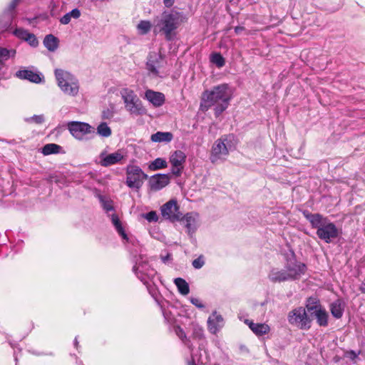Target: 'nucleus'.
<instances>
[{
	"label": "nucleus",
	"mask_w": 365,
	"mask_h": 365,
	"mask_svg": "<svg viewBox=\"0 0 365 365\" xmlns=\"http://www.w3.org/2000/svg\"><path fill=\"white\" fill-rule=\"evenodd\" d=\"M43 44L48 51H54L58 48V40L54 36L49 34L44 38Z\"/></svg>",
	"instance_id": "26"
},
{
	"label": "nucleus",
	"mask_w": 365,
	"mask_h": 365,
	"mask_svg": "<svg viewBox=\"0 0 365 365\" xmlns=\"http://www.w3.org/2000/svg\"><path fill=\"white\" fill-rule=\"evenodd\" d=\"M110 219L113 225L115 227L119 235L122 237L123 240H128V236L125 232L123 227H122L121 222L118 217L115 214H112L110 215Z\"/></svg>",
	"instance_id": "29"
},
{
	"label": "nucleus",
	"mask_w": 365,
	"mask_h": 365,
	"mask_svg": "<svg viewBox=\"0 0 365 365\" xmlns=\"http://www.w3.org/2000/svg\"><path fill=\"white\" fill-rule=\"evenodd\" d=\"M288 321L291 324L301 329H308L311 327V319L303 307H298L291 311L288 315Z\"/></svg>",
	"instance_id": "10"
},
{
	"label": "nucleus",
	"mask_w": 365,
	"mask_h": 365,
	"mask_svg": "<svg viewBox=\"0 0 365 365\" xmlns=\"http://www.w3.org/2000/svg\"><path fill=\"white\" fill-rule=\"evenodd\" d=\"M120 95L123 101L125 109L130 115H141L146 113L141 101L134 91L123 88L120 91Z\"/></svg>",
	"instance_id": "5"
},
{
	"label": "nucleus",
	"mask_w": 365,
	"mask_h": 365,
	"mask_svg": "<svg viewBox=\"0 0 365 365\" xmlns=\"http://www.w3.org/2000/svg\"><path fill=\"white\" fill-rule=\"evenodd\" d=\"M244 27L242 26H236L235 28V31L237 34H240L242 31H244Z\"/></svg>",
	"instance_id": "47"
},
{
	"label": "nucleus",
	"mask_w": 365,
	"mask_h": 365,
	"mask_svg": "<svg viewBox=\"0 0 365 365\" xmlns=\"http://www.w3.org/2000/svg\"><path fill=\"white\" fill-rule=\"evenodd\" d=\"M175 333L178 336V337L184 341V343L189 346L190 349L191 348V346L187 343V339L186 337V334H185L184 331L180 327H177L175 329Z\"/></svg>",
	"instance_id": "38"
},
{
	"label": "nucleus",
	"mask_w": 365,
	"mask_h": 365,
	"mask_svg": "<svg viewBox=\"0 0 365 365\" xmlns=\"http://www.w3.org/2000/svg\"><path fill=\"white\" fill-rule=\"evenodd\" d=\"M61 147L59 145L54 143H50L43 146L42 149V153L43 155H48L51 154L58 153Z\"/></svg>",
	"instance_id": "35"
},
{
	"label": "nucleus",
	"mask_w": 365,
	"mask_h": 365,
	"mask_svg": "<svg viewBox=\"0 0 365 365\" xmlns=\"http://www.w3.org/2000/svg\"><path fill=\"white\" fill-rule=\"evenodd\" d=\"M170 181L168 174H155L152 175L148 180V186L153 191H158L167 186Z\"/></svg>",
	"instance_id": "17"
},
{
	"label": "nucleus",
	"mask_w": 365,
	"mask_h": 365,
	"mask_svg": "<svg viewBox=\"0 0 365 365\" xmlns=\"http://www.w3.org/2000/svg\"><path fill=\"white\" fill-rule=\"evenodd\" d=\"M163 2L165 7L171 8L175 4V0H163Z\"/></svg>",
	"instance_id": "45"
},
{
	"label": "nucleus",
	"mask_w": 365,
	"mask_h": 365,
	"mask_svg": "<svg viewBox=\"0 0 365 365\" xmlns=\"http://www.w3.org/2000/svg\"><path fill=\"white\" fill-rule=\"evenodd\" d=\"M186 14L175 9L164 11L154 20V31L162 32L167 40H172L176 35V31L187 22Z\"/></svg>",
	"instance_id": "2"
},
{
	"label": "nucleus",
	"mask_w": 365,
	"mask_h": 365,
	"mask_svg": "<svg viewBox=\"0 0 365 365\" xmlns=\"http://www.w3.org/2000/svg\"><path fill=\"white\" fill-rule=\"evenodd\" d=\"M192 264L195 269H200L205 264V260L203 257L200 256L197 259H194Z\"/></svg>",
	"instance_id": "41"
},
{
	"label": "nucleus",
	"mask_w": 365,
	"mask_h": 365,
	"mask_svg": "<svg viewBox=\"0 0 365 365\" xmlns=\"http://www.w3.org/2000/svg\"><path fill=\"white\" fill-rule=\"evenodd\" d=\"M232 96L233 91L228 84L214 86L202 93L200 109L206 111L214 106L215 114L218 116L228 108Z\"/></svg>",
	"instance_id": "1"
},
{
	"label": "nucleus",
	"mask_w": 365,
	"mask_h": 365,
	"mask_svg": "<svg viewBox=\"0 0 365 365\" xmlns=\"http://www.w3.org/2000/svg\"><path fill=\"white\" fill-rule=\"evenodd\" d=\"M163 59L158 53H150L147 61V68L153 75L158 76L159 69L162 67Z\"/></svg>",
	"instance_id": "18"
},
{
	"label": "nucleus",
	"mask_w": 365,
	"mask_h": 365,
	"mask_svg": "<svg viewBox=\"0 0 365 365\" xmlns=\"http://www.w3.org/2000/svg\"><path fill=\"white\" fill-rule=\"evenodd\" d=\"M330 309L332 315L335 318L339 319L344 312V303L341 299H337L331 304Z\"/></svg>",
	"instance_id": "24"
},
{
	"label": "nucleus",
	"mask_w": 365,
	"mask_h": 365,
	"mask_svg": "<svg viewBox=\"0 0 365 365\" xmlns=\"http://www.w3.org/2000/svg\"><path fill=\"white\" fill-rule=\"evenodd\" d=\"M99 200L103 210L106 212H108L109 211H113L114 210L113 202L110 198L106 196L100 195Z\"/></svg>",
	"instance_id": "33"
},
{
	"label": "nucleus",
	"mask_w": 365,
	"mask_h": 365,
	"mask_svg": "<svg viewBox=\"0 0 365 365\" xmlns=\"http://www.w3.org/2000/svg\"><path fill=\"white\" fill-rule=\"evenodd\" d=\"M162 216L171 222L180 221L182 213L175 200H170L165 203L160 208Z\"/></svg>",
	"instance_id": "11"
},
{
	"label": "nucleus",
	"mask_w": 365,
	"mask_h": 365,
	"mask_svg": "<svg viewBox=\"0 0 365 365\" xmlns=\"http://www.w3.org/2000/svg\"><path fill=\"white\" fill-rule=\"evenodd\" d=\"M24 41H27L33 47L37 46L38 44V41L36 39V36L31 33H29V34Z\"/></svg>",
	"instance_id": "40"
},
{
	"label": "nucleus",
	"mask_w": 365,
	"mask_h": 365,
	"mask_svg": "<svg viewBox=\"0 0 365 365\" xmlns=\"http://www.w3.org/2000/svg\"><path fill=\"white\" fill-rule=\"evenodd\" d=\"M167 162L163 158H156L149 165V169L150 170H157L162 168H167Z\"/></svg>",
	"instance_id": "34"
},
{
	"label": "nucleus",
	"mask_w": 365,
	"mask_h": 365,
	"mask_svg": "<svg viewBox=\"0 0 365 365\" xmlns=\"http://www.w3.org/2000/svg\"><path fill=\"white\" fill-rule=\"evenodd\" d=\"M27 121L34 122L36 124H41L44 121V116L43 115H35L29 119H27Z\"/></svg>",
	"instance_id": "42"
},
{
	"label": "nucleus",
	"mask_w": 365,
	"mask_h": 365,
	"mask_svg": "<svg viewBox=\"0 0 365 365\" xmlns=\"http://www.w3.org/2000/svg\"><path fill=\"white\" fill-rule=\"evenodd\" d=\"M174 283L176 285L179 292L182 295H187L190 292V288L187 282L182 278H175Z\"/></svg>",
	"instance_id": "30"
},
{
	"label": "nucleus",
	"mask_w": 365,
	"mask_h": 365,
	"mask_svg": "<svg viewBox=\"0 0 365 365\" xmlns=\"http://www.w3.org/2000/svg\"><path fill=\"white\" fill-rule=\"evenodd\" d=\"M187 365H197L194 361V359H192L191 361H189L187 362Z\"/></svg>",
	"instance_id": "49"
},
{
	"label": "nucleus",
	"mask_w": 365,
	"mask_h": 365,
	"mask_svg": "<svg viewBox=\"0 0 365 365\" xmlns=\"http://www.w3.org/2000/svg\"><path fill=\"white\" fill-rule=\"evenodd\" d=\"M16 76L21 79H26L34 83H39L42 79L39 74L29 70L19 71Z\"/></svg>",
	"instance_id": "23"
},
{
	"label": "nucleus",
	"mask_w": 365,
	"mask_h": 365,
	"mask_svg": "<svg viewBox=\"0 0 365 365\" xmlns=\"http://www.w3.org/2000/svg\"><path fill=\"white\" fill-rule=\"evenodd\" d=\"M245 323L257 336L264 335L270 331L269 326L265 323H254L248 319L245 320Z\"/></svg>",
	"instance_id": "21"
},
{
	"label": "nucleus",
	"mask_w": 365,
	"mask_h": 365,
	"mask_svg": "<svg viewBox=\"0 0 365 365\" xmlns=\"http://www.w3.org/2000/svg\"><path fill=\"white\" fill-rule=\"evenodd\" d=\"M223 318L216 312L209 317L207 319V329L212 334H216L223 327Z\"/></svg>",
	"instance_id": "19"
},
{
	"label": "nucleus",
	"mask_w": 365,
	"mask_h": 365,
	"mask_svg": "<svg viewBox=\"0 0 365 365\" xmlns=\"http://www.w3.org/2000/svg\"><path fill=\"white\" fill-rule=\"evenodd\" d=\"M187 156L182 150H175L171 153L169 161L172 165L171 172L175 176H180L184 169Z\"/></svg>",
	"instance_id": "13"
},
{
	"label": "nucleus",
	"mask_w": 365,
	"mask_h": 365,
	"mask_svg": "<svg viewBox=\"0 0 365 365\" xmlns=\"http://www.w3.org/2000/svg\"><path fill=\"white\" fill-rule=\"evenodd\" d=\"M173 137V134L170 132H157L151 135L150 139L153 142L168 143L172 140Z\"/></svg>",
	"instance_id": "25"
},
{
	"label": "nucleus",
	"mask_w": 365,
	"mask_h": 365,
	"mask_svg": "<svg viewBox=\"0 0 365 365\" xmlns=\"http://www.w3.org/2000/svg\"><path fill=\"white\" fill-rule=\"evenodd\" d=\"M286 269H273L269 274V278L271 281L274 282H280L283 281L290 280L289 276H288Z\"/></svg>",
	"instance_id": "22"
},
{
	"label": "nucleus",
	"mask_w": 365,
	"mask_h": 365,
	"mask_svg": "<svg viewBox=\"0 0 365 365\" xmlns=\"http://www.w3.org/2000/svg\"><path fill=\"white\" fill-rule=\"evenodd\" d=\"M211 61L213 63H215L218 68L222 67L225 63V58L219 53H213L211 56Z\"/></svg>",
	"instance_id": "36"
},
{
	"label": "nucleus",
	"mask_w": 365,
	"mask_h": 365,
	"mask_svg": "<svg viewBox=\"0 0 365 365\" xmlns=\"http://www.w3.org/2000/svg\"><path fill=\"white\" fill-rule=\"evenodd\" d=\"M152 24L150 21L142 20L136 26L138 33L140 35L147 34L151 29Z\"/></svg>",
	"instance_id": "32"
},
{
	"label": "nucleus",
	"mask_w": 365,
	"mask_h": 365,
	"mask_svg": "<svg viewBox=\"0 0 365 365\" xmlns=\"http://www.w3.org/2000/svg\"><path fill=\"white\" fill-rule=\"evenodd\" d=\"M311 300H309L307 304V310L312 317H315L319 326L326 327L328 324V314L322 306L317 302L314 304H311Z\"/></svg>",
	"instance_id": "14"
},
{
	"label": "nucleus",
	"mask_w": 365,
	"mask_h": 365,
	"mask_svg": "<svg viewBox=\"0 0 365 365\" xmlns=\"http://www.w3.org/2000/svg\"><path fill=\"white\" fill-rule=\"evenodd\" d=\"M190 302L192 304H194L195 306H196L198 308H203L204 307V305L202 303L201 300L198 298H191L190 299Z\"/></svg>",
	"instance_id": "44"
},
{
	"label": "nucleus",
	"mask_w": 365,
	"mask_h": 365,
	"mask_svg": "<svg viewBox=\"0 0 365 365\" xmlns=\"http://www.w3.org/2000/svg\"><path fill=\"white\" fill-rule=\"evenodd\" d=\"M193 336L195 338L201 339L203 336V329L199 326H195L193 329Z\"/></svg>",
	"instance_id": "43"
},
{
	"label": "nucleus",
	"mask_w": 365,
	"mask_h": 365,
	"mask_svg": "<svg viewBox=\"0 0 365 365\" xmlns=\"http://www.w3.org/2000/svg\"><path fill=\"white\" fill-rule=\"evenodd\" d=\"M96 133L103 138H108L112 135L110 126L106 122H101L96 128Z\"/></svg>",
	"instance_id": "31"
},
{
	"label": "nucleus",
	"mask_w": 365,
	"mask_h": 365,
	"mask_svg": "<svg viewBox=\"0 0 365 365\" xmlns=\"http://www.w3.org/2000/svg\"><path fill=\"white\" fill-rule=\"evenodd\" d=\"M215 365H219V364H215Z\"/></svg>",
	"instance_id": "52"
},
{
	"label": "nucleus",
	"mask_w": 365,
	"mask_h": 365,
	"mask_svg": "<svg viewBox=\"0 0 365 365\" xmlns=\"http://www.w3.org/2000/svg\"><path fill=\"white\" fill-rule=\"evenodd\" d=\"M228 140L227 136H222L215 141L210 159L212 163H218L224 161L229 154V150L226 145Z\"/></svg>",
	"instance_id": "9"
},
{
	"label": "nucleus",
	"mask_w": 365,
	"mask_h": 365,
	"mask_svg": "<svg viewBox=\"0 0 365 365\" xmlns=\"http://www.w3.org/2000/svg\"><path fill=\"white\" fill-rule=\"evenodd\" d=\"M19 0H13L12 2L9 5V9L13 10L18 4Z\"/></svg>",
	"instance_id": "46"
},
{
	"label": "nucleus",
	"mask_w": 365,
	"mask_h": 365,
	"mask_svg": "<svg viewBox=\"0 0 365 365\" xmlns=\"http://www.w3.org/2000/svg\"><path fill=\"white\" fill-rule=\"evenodd\" d=\"M70 133L77 140H81L87 134L93 132V128L87 123L71 121L68 123Z\"/></svg>",
	"instance_id": "12"
},
{
	"label": "nucleus",
	"mask_w": 365,
	"mask_h": 365,
	"mask_svg": "<svg viewBox=\"0 0 365 365\" xmlns=\"http://www.w3.org/2000/svg\"><path fill=\"white\" fill-rule=\"evenodd\" d=\"M143 217L148 222H157L158 220V215L155 211H150L148 213L143 215Z\"/></svg>",
	"instance_id": "37"
},
{
	"label": "nucleus",
	"mask_w": 365,
	"mask_h": 365,
	"mask_svg": "<svg viewBox=\"0 0 365 365\" xmlns=\"http://www.w3.org/2000/svg\"><path fill=\"white\" fill-rule=\"evenodd\" d=\"M54 74L61 91L69 96H76L79 92V82L77 78L68 71L56 68Z\"/></svg>",
	"instance_id": "4"
},
{
	"label": "nucleus",
	"mask_w": 365,
	"mask_h": 365,
	"mask_svg": "<svg viewBox=\"0 0 365 365\" xmlns=\"http://www.w3.org/2000/svg\"><path fill=\"white\" fill-rule=\"evenodd\" d=\"M284 267L291 279L300 277L304 274L306 270V265L302 262H298L294 257L287 259Z\"/></svg>",
	"instance_id": "15"
},
{
	"label": "nucleus",
	"mask_w": 365,
	"mask_h": 365,
	"mask_svg": "<svg viewBox=\"0 0 365 365\" xmlns=\"http://www.w3.org/2000/svg\"><path fill=\"white\" fill-rule=\"evenodd\" d=\"M349 356L351 358V359H355L357 357L358 354L354 351H351L349 353Z\"/></svg>",
	"instance_id": "48"
},
{
	"label": "nucleus",
	"mask_w": 365,
	"mask_h": 365,
	"mask_svg": "<svg viewBox=\"0 0 365 365\" xmlns=\"http://www.w3.org/2000/svg\"><path fill=\"white\" fill-rule=\"evenodd\" d=\"M303 215L312 227L317 229V237L326 243H330L339 237V229L327 217L318 213L312 214L308 211H304Z\"/></svg>",
	"instance_id": "3"
},
{
	"label": "nucleus",
	"mask_w": 365,
	"mask_h": 365,
	"mask_svg": "<svg viewBox=\"0 0 365 365\" xmlns=\"http://www.w3.org/2000/svg\"><path fill=\"white\" fill-rule=\"evenodd\" d=\"M145 98L155 107H160L165 102V96L163 93L152 90L145 91Z\"/></svg>",
	"instance_id": "20"
},
{
	"label": "nucleus",
	"mask_w": 365,
	"mask_h": 365,
	"mask_svg": "<svg viewBox=\"0 0 365 365\" xmlns=\"http://www.w3.org/2000/svg\"><path fill=\"white\" fill-rule=\"evenodd\" d=\"M137 277L145 284H148L150 281L155 277L157 272L151 267L146 259L140 257L135 262L133 268Z\"/></svg>",
	"instance_id": "8"
},
{
	"label": "nucleus",
	"mask_w": 365,
	"mask_h": 365,
	"mask_svg": "<svg viewBox=\"0 0 365 365\" xmlns=\"http://www.w3.org/2000/svg\"><path fill=\"white\" fill-rule=\"evenodd\" d=\"M14 34L18 38L25 40L29 33L26 30L22 29H16L14 30Z\"/></svg>",
	"instance_id": "39"
},
{
	"label": "nucleus",
	"mask_w": 365,
	"mask_h": 365,
	"mask_svg": "<svg viewBox=\"0 0 365 365\" xmlns=\"http://www.w3.org/2000/svg\"><path fill=\"white\" fill-rule=\"evenodd\" d=\"M169 258V255L167 256V257H165V259H163V261L165 262L166 259H168Z\"/></svg>",
	"instance_id": "51"
},
{
	"label": "nucleus",
	"mask_w": 365,
	"mask_h": 365,
	"mask_svg": "<svg viewBox=\"0 0 365 365\" xmlns=\"http://www.w3.org/2000/svg\"><path fill=\"white\" fill-rule=\"evenodd\" d=\"M127 186L131 189L139 190L145 180L148 178L143 170L136 165H128L125 169Z\"/></svg>",
	"instance_id": "6"
},
{
	"label": "nucleus",
	"mask_w": 365,
	"mask_h": 365,
	"mask_svg": "<svg viewBox=\"0 0 365 365\" xmlns=\"http://www.w3.org/2000/svg\"><path fill=\"white\" fill-rule=\"evenodd\" d=\"M180 221L182 222L184 226L187 229L188 235L192 237L200 225L198 214L195 212L187 213L184 217H181V220Z\"/></svg>",
	"instance_id": "16"
},
{
	"label": "nucleus",
	"mask_w": 365,
	"mask_h": 365,
	"mask_svg": "<svg viewBox=\"0 0 365 365\" xmlns=\"http://www.w3.org/2000/svg\"><path fill=\"white\" fill-rule=\"evenodd\" d=\"M81 16V11L78 9H73L68 13H66L63 15L61 19L60 22L62 24L66 25L70 23L71 19H77Z\"/></svg>",
	"instance_id": "28"
},
{
	"label": "nucleus",
	"mask_w": 365,
	"mask_h": 365,
	"mask_svg": "<svg viewBox=\"0 0 365 365\" xmlns=\"http://www.w3.org/2000/svg\"><path fill=\"white\" fill-rule=\"evenodd\" d=\"M127 158L126 151L118 149L113 153H108L107 149L103 150L98 155V163L103 167L123 164Z\"/></svg>",
	"instance_id": "7"
},
{
	"label": "nucleus",
	"mask_w": 365,
	"mask_h": 365,
	"mask_svg": "<svg viewBox=\"0 0 365 365\" xmlns=\"http://www.w3.org/2000/svg\"><path fill=\"white\" fill-rule=\"evenodd\" d=\"M16 55V50L7 49L6 48L0 47V71L4 68V61L10 58H14Z\"/></svg>",
	"instance_id": "27"
},
{
	"label": "nucleus",
	"mask_w": 365,
	"mask_h": 365,
	"mask_svg": "<svg viewBox=\"0 0 365 365\" xmlns=\"http://www.w3.org/2000/svg\"><path fill=\"white\" fill-rule=\"evenodd\" d=\"M74 344H75V346H77V345H78L77 338L75 339Z\"/></svg>",
	"instance_id": "50"
}]
</instances>
